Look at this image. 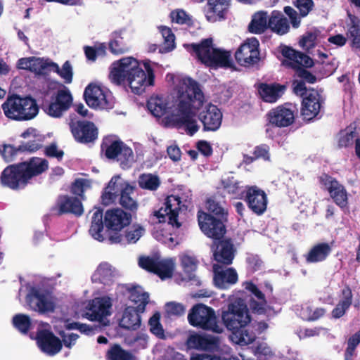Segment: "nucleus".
<instances>
[{"instance_id":"55","label":"nucleus","mask_w":360,"mask_h":360,"mask_svg":"<svg viewBox=\"0 0 360 360\" xmlns=\"http://www.w3.org/2000/svg\"><path fill=\"white\" fill-rule=\"evenodd\" d=\"M160 32L164 38L165 49L171 51L174 48L175 36L169 27L162 26L160 27Z\"/></svg>"},{"instance_id":"16","label":"nucleus","mask_w":360,"mask_h":360,"mask_svg":"<svg viewBox=\"0 0 360 360\" xmlns=\"http://www.w3.org/2000/svg\"><path fill=\"white\" fill-rule=\"evenodd\" d=\"M165 207L160 208L155 212L154 215L159 219L160 222L165 221L168 218V223L172 226L179 228L181 224L178 221L179 213L181 210V200L178 195L167 196L165 202Z\"/></svg>"},{"instance_id":"2","label":"nucleus","mask_w":360,"mask_h":360,"mask_svg":"<svg viewBox=\"0 0 360 360\" xmlns=\"http://www.w3.org/2000/svg\"><path fill=\"white\" fill-rule=\"evenodd\" d=\"M143 65L145 70L136 58H122L113 63L110 78L117 85L127 82L134 94L140 95L147 86H153L155 82V73L150 61H144Z\"/></svg>"},{"instance_id":"4","label":"nucleus","mask_w":360,"mask_h":360,"mask_svg":"<svg viewBox=\"0 0 360 360\" xmlns=\"http://www.w3.org/2000/svg\"><path fill=\"white\" fill-rule=\"evenodd\" d=\"M48 168L49 162L46 159L33 157L4 168L0 176V182L3 186L12 190L24 189L33 177L41 174Z\"/></svg>"},{"instance_id":"1","label":"nucleus","mask_w":360,"mask_h":360,"mask_svg":"<svg viewBox=\"0 0 360 360\" xmlns=\"http://www.w3.org/2000/svg\"><path fill=\"white\" fill-rule=\"evenodd\" d=\"M176 89L178 103L174 123L178 127H184L186 134L193 136L199 130L195 117L204 103V94L199 84L189 77L180 79Z\"/></svg>"},{"instance_id":"6","label":"nucleus","mask_w":360,"mask_h":360,"mask_svg":"<svg viewBox=\"0 0 360 360\" xmlns=\"http://www.w3.org/2000/svg\"><path fill=\"white\" fill-rule=\"evenodd\" d=\"M1 108L6 117L17 121L30 120L39 112L35 99L30 96L21 97L15 94L7 97Z\"/></svg>"},{"instance_id":"40","label":"nucleus","mask_w":360,"mask_h":360,"mask_svg":"<svg viewBox=\"0 0 360 360\" xmlns=\"http://www.w3.org/2000/svg\"><path fill=\"white\" fill-rule=\"evenodd\" d=\"M358 136L359 134L355 128L347 127L340 130L337 135L338 147L342 148L352 146Z\"/></svg>"},{"instance_id":"35","label":"nucleus","mask_w":360,"mask_h":360,"mask_svg":"<svg viewBox=\"0 0 360 360\" xmlns=\"http://www.w3.org/2000/svg\"><path fill=\"white\" fill-rule=\"evenodd\" d=\"M119 176H113L109 181L108 186L104 188L101 195L102 204L109 205L113 203L120 195L122 183H118Z\"/></svg>"},{"instance_id":"12","label":"nucleus","mask_w":360,"mask_h":360,"mask_svg":"<svg viewBox=\"0 0 360 360\" xmlns=\"http://www.w3.org/2000/svg\"><path fill=\"white\" fill-rule=\"evenodd\" d=\"M68 124L74 139L78 143L86 144L98 139V128L91 121L80 120L75 115H71Z\"/></svg>"},{"instance_id":"21","label":"nucleus","mask_w":360,"mask_h":360,"mask_svg":"<svg viewBox=\"0 0 360 360\" xmlns=\"http://www.w3.org/2000/svg\"><path fill=\"white\" fill-rule=\"evenodd\" d=\"M28 304L34 311L41 314L53 312L56 306L49 295L39 289L32 288L26 297Z\"/></svg>"},{"instance_id":"5","label":"nucleus","mask_w":360,"mask_h":360,"mask_svg":"<svg viewBox=\"0 0 360 360\" xmlns=\"http://www.w3.org/2000/svg\"><path fill=\"white\" fill-rule=\"evenodd\" d=\"M188 46L198 59L207 67L213 69L233 67L231 51L214 48L212 38L203 39L200 43H193Z\"/></svg>"},{"instance_id":"53","label":"nucleus","mask_w":360,"mask_h":360,"mask_svg":"<svg viewBox=\"0 0 360 360\" xmlns=\"http://www.w3.org/2000/svg\"><path fill=\"white\" fill-rule=\"evenodd\" d=\"M42 139L39 136H34L33 139L29 140L27 142H22L18 146V150L21 153H34L41 148H42Z\"/></svg>"},{"instance_id":"22","label":"nucleus","mask_w":360,"mask_h":360,"mask_svg":"<svg viewBox=\"0 0 360 360\" xmlns=\"http://www.w3.org/2000/svg\"><path fill=\"white\" fill-rule=\"evenodd\" d=\"M212 271L214 283L219 289H228L238 281V273L232 267L224 269L219 264H214Z\"/></svg>"},{"instance_id":"50","label":"nucleus","mask_w":360,"mask_h":360,"mask_svg":"<svg viewBox=\"0 0 360 360\" xmlns=\"http://www.w3.org/2000/svg\"><path fill=\"white\" fill-rule=\"evenodd\" d=\"M148 325L150 326V331L154 335L160 339H165L164 328L160 323V314L159 312H155L149 319Z\"/></svg>"},{"instance_id":"58","label":"nucleus","mask_w":360,"mask_h":360,"mask_svg":"<svg viewBox=\"0 0 360 360\" xmlns=\"http://www.w3.org/2000/svg\"><path fill=\"white\" fill-rule=\"evenodd\" d=\"M87 186L88 180L82 178L76 179L75 181L72 183L70 188L71 193L84 199L85 187Z\"/></svg>"},{"instance_id":"49","label":"nucleus","mask_w":360,"mask_h":360,"mask_svg":"<svg viewBox=\"0 0 360 360\" xmlns=\"http://www.w3.org/2000/svg\"><path fill=\"white\" fill-rule=\"evenodd\" d=\"M51 68L53 70L64 79L66 84H70L72 81V68L69 60L65 61L62 68H60L57 63L51 62Z\"/></svg>"},{"instance_id":"56","label":"nucleus","mask_w":360,"mask_h":360,"mask_svg":"<svg viewBox=\"0 0 360 360\" xmlns=\"http://www.w3.org/2000/svg\"><path fill=\"white\" fill-rule=\"evenodd\" d=\"M159 257L142 256L139 259V265L143 269L154 274Z\"/></svg>"},{"instance_id":"32","label":"nucleus","mask_w":360,"mask_h":360,"mask_svg":"<svg viewBox=\"0 0 360 360\" xmlns=\"http://www.w3.org/2000/svg\"><path fill=\"white\" fill-rule=\"evenodd\" d=\"M141 311L139 309L133 306L127 307L123 314V316L120 321V326L123 328L135 330L141 326Z\"/></svg>"},{"instance_id":"46","label":"nucleus","mask_w":360,"mask_h":360,"mask_svg":"<svg viewBox=\"0 0 360 360\" xmlns=\"http://www.w3.org/2000/svg\"><path fill=\"white\" fill-rule=\"evenodd\" d=\"M333 202L341 209H344L348 205V195L345 186L338 184V186L333 190L332 193H329Z\"/></svg>"},{"instance_id":"27","label":"nucleus","mask_w":360,"mask_h":360,"mask_svg":"<svg viewBox=\"0 0 360 360\" xmlns=\"http://www.w3.org/2000/svg\"><path fill=\"white\" fill-rule=\"evenodd\" d=\"M282 56L290 60V66L296 70L300 68H309L314 65L313 59L304 53L298 51L288 46L281 49Z\"/></svg>"},{"instance_id":"33","label":"nucleus","mask_w":360,"mask_h":360,"mask_svg":"<svg viewBox=\"0 0 360 360\" xmlns=\"http://www.w3.org/2000/svg\"><path fill=\"white\" fill-rule=\"evenodd\" d=\"M269 28L274 32L283 35L288 32L290 30L288 19L283 14L279 11L274 10L271 12L268 20Z\"/></svg>"},{"instance_id":"3","label":"nucleus","mask_w":360,"mask_h":360,"mask_svg":"<svg viewBox=\"0 0 360 360\" xmlns=\"http://www.w3.org/2000/svg\"><path fill=\"white\" fill-rule=\"evenodd\" d=\"M221 319L227 330L231 332V340L236 345L246 346L256 340L249 309L243 300L239 298L229 303L221 313Z\"/></svg>"},{"instance_id":"29","label":"nucleus","mask_w":360,"mask_h":360,"mask_svg":"<svg viewBox=\"0 0 360 360\" xmlns=\"http://www.w3.org/2000/svg\"><path fill=\"white\" fill-rule=\"evenodd\" d=\"M286 86L279 83H260L257 90L260 98L264 102L276 103L284 94Z\"/></svg>"},{"instance_id":"48","label":"nucleus","mask_w":360,"mask_h":360,"mask_svg":"<svg viewBox=\"0 0 360 360\" xmlns=\"http://www.w3.org/2000/svg\"><path fill=\"white\" fill-rule=\"evenodd\" d=\"M206 208L209 213L215 217L227 219L228 212L225 210L220 202H217L214 198H210L206 201Z\"/></svg>"},{"instance_id":"24","label":"nucleus","mask_w":360,"mask_h":360,"mask_svg":"<svg viewBox=\"0 0 360 360\" xmlns=\"http://www.w3.org/2000/svg\"><path fill=\"white\" fill-rule=\"evenodd\" d=\"M131 218V214H127L123 210L112 209L105 212L103 224L107 231H120L130 224Z\"/></svg>"},{"instance_id":"14","label":"nucleus","mask_w":360,"mask_h":360,"mask_svg":"<svg viewBox=\"0 0 360 360\" xmlns=\"http://www.w3.org/2000/svg\"><path fill=\"white\" fill-rule=\"evenodd\" d=\"M259 42L255 37L247 39L235 52L234 57L238 65L249 68L260 60Z\"/></svg>"},{"instance_id":"28","label":"nucleus","mask_w":360,"mask_h":360,"mask_svg":"<svg viewBox=\"0 0 360 360\" xmlns=\"http://www.w3.org/2000/svg\"><path fill=\"white\" fill-rule=\"evenodd\" d=\"M187 345L189 347L196 349L214 352L219 348V338L210 335L195 333L188 338Z\"/></svg>"},{"instance_id":"36","label":"nucleus","mask_w":360,"mask_h":360,"mask_svg":"<svg viewBox=\"0 0 360 360\" xmlns=\"http://www.w3.org/2000/svg\"><path fill=\"white\" fill-rule=\"evenodd\" d=\"M129 292V300L134 303L135 308L139 309L141 311H144L146 307L149 302V295L143 292L140 286H131L127 288Z\"/></svg>"},{"instance_id":"8","label":"nucleus","mask_w":360,"mask_h":360,"mask_svg":"<svg viewBox=\"0 0 360 360\" xmlns=\"http://www.w3.org/2000/svg\"><path fill=\"white\" fill-rule=\"evenodd\" d=\"M101 150L108 159L114 160L117 158L121 167L124 169L130 167L134 161V154L131 148L120 140H114L112 138L105 137L102 141Z\"/></svg>"},{"instance_id":"18","label":"nucleus","mask_w":360,"mask_h":360,"mask_svg":"<svg viewBox=\"0 0 360 360\" xmlns=\"http://www.w3.org/2000/svg\"><path fill=\"white\" fill-rule=\"evenodd\" d=\"M51 212L57 216L72 214L80 217L84 212V208L81 200L77 197L60 195L58 196L56 205L51 208Z\"/></svg>"},{"instance_id":"54","label":"nucleus","mask_w":360,"mask_h":360,"mask_svg":"<svg viewBox=\"0 0 360 360\" xmlns=\"http://www.w3.org/2000/svg\"><path fill=\"white\" fill-rule=\"evenodd\" d=\"M30 71L37 74H41L49 68H51V62L48 59L44 60L41 58L31 57Z\"/></svg>"},{"instance_id":"31","label":"nucleus","mask_w":360,"mask_h":360,"mask_svg":"<svg viewBox=\"0 0 360 360\" xmlns=\"http://www.w3.org/2000/svg\"><path fill=\"white\" fill-rule=\"evenodd\" d=\"M353 301V294L350 287L346 285L341 290V299L331 311L333 319L342 317L349 309Z\"/></svg>"},{"instance_id":"39","label":"nucleus","mask_w":360,"mask_h":360,"mask_svg":"<svg viewBox=\"0 0 360 360\" xmlns=\"http://www.w3.org/2000/svg\"><path fill=\"white\" fill-rule=\"evenodd\" d=\"M112 266L108 262H102L97 267L93 277L95 281L104 285H110L114 277Z\"/></svg>"},{"instance_id":"61","label":"nucleus","mask_w":360,"mask_h":360,"mask_svg":"<svg viewBox=\"0 0 360 360\" xmlns=\"http://www.w3.org/2000/svg\"><path fill=\"white\" fill-rule=\"evenodd\" d=\"M295 6L300 11L302 17L307 16L314 7L312 0H296Z\"/></svg>"},{"instance_id":"38","label":"nucleus","mask_w":360,"mask_h":360,"mask_svg":"<svg viewBox=\"0 0 360 360\" xmlns=\"http://www.w3.org/2000/svg\"><path fill=\"white\" fill-rule=\"evenodd\" d=\"M147 108L151 114L156 117H162L169 108L167 101L162 96H151L147 102Z\"/></svg>"},{"instance_id":"41","label":"nucleus","mask_w":360,"mask_h":360,"mask_svg":"<svg viewBox=\"0 0 360 360\" xmlns=\"http://www.w3.org/2000/svg\"><path fill=\"white\" fill-rule=\"evenodd\" d=\"M107 360H136V357L129 351L124 349L120 345L114 344L107 351Z\"/></svg>"},{"instance_id":"10","label":"nucleus","mask_w":360,"mask_h":360,"mask_svg":"<svg viewBox=\"0 0 360 360\" xmlns=\"http://www.w3.org/2000/svg\"><path fill=\"white\" fill-rule=\"evenodd\" d=\"M92 212L91 226L89 230V233L92 238L100 242H103L106 238H108L110 244L121 243L123 240V237L119 231H114L113 233H108L106 234L110 231L104 230L103 210L100 207H94Z\"/></svg>"},{"instance_id":"37","label":"nucleus","mask_w":360,"mask_h":360,"mask_svg":"<svg viewBox=\"0 0 360 360\" xmlns=\"http://www.w3.org/2000/svg\"><path fill=\"white\" fill-rule=\"evenodd\" d=\"M268 28L267 13L263 11L256 12L248 25V31L253 34H262Z\"/></svg>"},{"instance_id":"59","label":"nucleus","mask_w":360,"mask_h":360,"mask_svg":"<svg viewBox=\"0 0 360 360\" xmlns=\"http://www.w3.org/2000/svg\"><path fill=\"white\" fill-rule=\"evenodd\" d=\"M319 183L325 187L329 193H332L333 190L338 186L340 183L336 179L330 176L326 173H323L319 177Z\"/></svg>"},{"instance_id":"30","label":"nucleus","mask_w":360,"mask_h":360,"mask_svg":"<svg viewBox=\"0 0 360 360\" xmlns=\"http://www.w3.org/2000/svg\"><path fill=\"white\" fill-rule=\"evenodd\" d=\"M332 252V248L328 243H319L313 245L304 255L308 264L319 263L325 261Z\"/></svg>"},{"instance_id":"47","label":"nucleus","mask_w":360,"mask_h":360,"mask_svg":"<svg viewBox=\"0 0 360 360\" xmlns=\"http://www.w3.org/2000/svg\"><path fill=\"white\" fill-rule=\"evenodd\" d=\"M139 185L143 189L156 191L160 185V181L156 175L143 174L139 176Z\"/></svg>"},{"instance_id":"15","label":"nucleus","mask_w":360,"mask_h":360,"mask_svg":"<svg viewBox=\"0 0 360 360\" xmlns=\"http://www.w3.org/2000/svg\"><path fill=\"white\" fill-rule=\"evenodd\" d=\"M248 208L255 214H263L267 208L268 198L266 193L257 186H248L242 197Z\"/></svg>"},{"instance_id":"23","label":"nucleus","mask_w":360,"mask_h":360,"mask_svg":"<svg viewBox=\"0 0 360 360\" xmlns=\"http://www.w3.org/2000/svg\"><path fill=\"white\" fill-rule=\"evenodd\" d=\"M198 117L203 125L204 131H215L221 124L222 113L217 105L210 103Z\"/></svg>"},{"instance_id":"57","label":"nucleus","mask_w":360,"mask_h":360,"mask_svg":"<svg viewBox=\"0 0 360 360\" xmlns=\"http://www.w3.org/2000/svg\"><path fill=\"white\" fill-rule=\"evenodd\" d=\"M172 21L180 25H190L192 20L189 15L182 9L173 11L170 13Z\"/></svg>"},{"instance_id":"26","label":"nucleus","mask_w":360,"mask_h":360,"mask_svg":"<svg viewBox=\"0 0 360 360\" xmlns=\"http://www.w3.org/2000/svg\"><path fill=\"white\" fill-rule=\"evenodd\" d=\"M37 344L41 350L49 356H54L62 349V341L52 332L47 330L37 333Z\"/></svg>"},{"instance_id":"45","label":"nucleus","mask_w":360,"mask_h":360,"mask_svg":"<svg viewBox=\"0 0 360 360\" xmlns=\"http://www.w3.org/2000/svg\"><path fill=\"white\" fill-rule=\"evenodd\" d=\"M181 265L184 272L186 274L188 278L191 280L195 278V271L198 265V260L194 256L184 254L180 257Z\"/></svg>"},{"instance_id":"63","label":"nucleus","mask_w":360,"mask_h":360,"mask_svg":"<svg viewBox=\"0 0 360 360\" xmlns=\"http://www.w3.org/2000/svg\"><path fill=\"white\" fill-rule=\"evenodd\" d=\"M269 150L270 148L267 144H260L255 148L253 155L256 156L257 159L269 161L270 160Z\"/></svg>"},{"instance_id":"51","label":"nucleus","mask_w":360,"mask_h":360,"mask_svg":"<svg viewBox=\"0 0 360 360\" xmlns=\"http://www.w3.org/2000/svg\"><path fill=\"white\" fill-rule=\"evenodd\" d=\"M13 324L20 332L26 334L30 330L32 323L29 316L18 314L13 316Z\"/></svg>"},{"instance_id":"9","label":"nucleus","mask_w":360,"mask_h":360,"mask_svg":"<svg viewBox=\"0 0 360 360\" xmlns=\"http://www.w3.org/2000/svg\"><path fill=\"white\" fill-rule=\"evenodd\" d=\"M295 108L291 103H285L271 109L266 115V132L270 127L284 128L292 125L295 120Z\"/></svg>"},{"instance_id":"20","label":"nucleus","mask_w":360,"mask_h":360,"mask_svg":"<svg viewBox=\"0 0 360 360\" xmlns=\"http://www.w3.org/2000/svg\"><path fill=\"white\" fill-rule=\"evenodd\" d=\"M112 303L109 297H97L91 300L86 309V317L91 321H98L105 325L104 319L111 314Z\"/></svg>"},{"instance_id":"62","label":"nucleus","mask_w":360,"mask_h":360,"mask_svg":"<svg viewBox=\"0 0 360 360\" xmlns=\"http://www.w3.org/2000/svg\"><path fill=\"white\" fill-rule=\"evenodd\" d=\"M44 154L49 158H55L58 160H61L64 155L62 150H58L56 143H51L44 148Z\"/></svg>"},{"instance_id":"25","label":"nucleus","mask_w":360,"mask_h":360,"mask_svg":"<svg viewBox=\"0 0 360 360\" xmlns=\"http://www.w3.org/2000/svg\"><path fill=\"white\" fill-rule=\"evenodd\" d=\"M72 102L70 91L67 89H60L57 91L55 101L49 103L46 111L53 117H60L70 108Z\"/></svg>"},{"instance_id":"7","label":"nucleus","mask_w":360,"mask_h":360,"mask_svg":"<svg viewBox=\"0 0 360 360\" xmlns=\"http://www.w3.org/2000/svg\"><path fill=\"white\" fill-rule=\"evenodd\" d=\"M189 323L204 330L221 333L222 328L218 324L214 310L203 304H196L188 314Z\"/></svg>"},{"instance_id":"34","label":"nucleus","mask_w":360,"mask_h":360,"mask_svg":"<svg viewBox=\"0 0 360 360\" xmlns=\"http://www.w3.org/2000/svg\"><path fill=\"white\" fill-rule=\"evenodd\" d=\"M135 188L127 183L121 185V191L120 193L119 202L126 210L131 212H136L138 203L131 196L134 192Z\"/></svg>"},{"instance_id":"43","label":"nucleus","mask_w":360,"mask_h":360,"mask_svg":"<svg viewBox=\"0 0 360 360\" xmlns=\"http://www.w3.org/2000/svg\"><path fill=\"white\" fill-rule=\"evenodd\" d=\"M347 37L351 40V46L353 48L360 49V20L356 16L351 18V24L348 25Z\"/></svg>"},{"instance_id":"17","label":"nucleus","mask_w":360,"mask_h":360,"mask_svg":"<svg viewBox=\"0 0 360 360\" xmlns=\"http://www.w3.org/2000/svg\"><path fill=\"white\" fill-rule=\"evenodd\" d=\"M325 99L314 89H309L307 96H304L301 103V115L304 120H311L316 117L323 108Z\"/></svg>"},{"instance_id":"13","label":"nucleus","mask_w":360,"mask_h":360,"mask_svg":"<svg viewBox=\"0 0 360 360\" xmlns=\"http://www.w3.org/2000/svg\"><path fill=\"white\" fill-rule=\"evenodd\" d=\"M83 96L86 103L91 108L110 110L114 107L112 95L97 84H89L85 88Z\"/></svg>"},{"instance_id":"19","label":"nucleus","mask_w":360,"mask_h":360,"mask_svg":"<svg viewBox=\"0 0 360 360\" xmlns=\"http://www.w3.org/2000/svg\"><path fill=\"white\" fill-rule=\"evenodd\" d=\"M213 258L221 266H229L233 263L235 257V249L230 238L214 240L211 245Z\"/></svg>"},{"instance_id":"60","label":"nucleus","mask_w":360,"mask_h":360,"mask_svg":"<svg viewBox=\"0 0 360 360\" xmlns=\"http://www.w3.org/2000/svg\"><path fill=\"white\" fill-rule=\"evenodd\" d=\"M246 263L248 269L252 272L260 270L263 265V262L257 255L250 254L246 257Z\"/></svg>"},{"instance_id":"42","label":"nucleus","mask_w":360,"mask_h":360,"mask_svg":"<svg viewBox=\"0 0 360 360\" xmlns=\"http://www.w3.org/2000/svg\"><path fill=\"white\" fill-rule=\"evenodd\" d=\"M110 51L114 55H122L129 50V46L121 36V32H114L112 39L108 43Z\"/></svg>"},{"instance_id":"52","label":"nucleus","mask_w":360,"mask_h":360,"mask_svg":"<svg viewBox=\"0 0 360 360\" xmlns=\"http://www.w3.org/2000/svg\"><path fill=\"white\" fill-rule=\"evenodd\" d=\"M252 349L257 360H271L274 356L273 352L266 343H258L256 346L252 347Z\"/></svg>"},{"instance_id":"44","label":"nucleus","mask_w":360,"mask_h":360,"mask_svg":"<svg viewBox=\"0 0 360 360\" xmlns=\"http://www.w3.org/2000/svg\"><path fill=\"white\" fill-rule=\"evenodd\" d=\"M174 270V264L170 259H161L159 258L154 274L158 276L162 280L172 278Z\"/></svg>"},{"instance_id":"11","label":"nucleus","mask_w":360,"mask_h":360,"mask_svg":"<svg viewBox=\"0 0 360 360\" xmlns=\"http://www.w3.org/2000/svg\"><path fill=\"white\" fill-rule=\"evenodd\" d=\"M198 221L202 233L214 240L221 239L226 232L225 222L227 221V219L215 217L202 210H199Z\"/></svg>"},{"instance_id":"64","label":"nucleus","mask_w":360,"mask_h":360,"mask_svg":"<svg viewBox=\"0 0 360 360\" xmlns=\"http://www.w3.org/2000/svg\"><path fill=\"white\" fill-rule=\"evenodd\" d=\"M166 311L170 315L181 316L185 313V307L182 304L171 302L166 304Z\"/></svg>"}]
</instances>
